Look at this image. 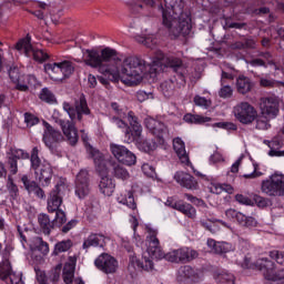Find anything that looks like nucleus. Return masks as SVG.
Listing matches in <instances>:
<instances>
[{
    "label": "nucleus",
    "mask_w": 284,
    "mask_h": 284,
    "mask_svg": "<svg viewBox=\"0 0 284 284\" xmlns=\"http://www.w3.org/2000/svg\"><path fill=\"white\" fill-rule=\"evenodd\" d=\"M183 8H185L183 1L172 4L174 16L162 8V23L174 39L181 36L187 37L192 32V18L190 13L183 11Z\"/></svg>",
    "instance_id": "nucleus-1"
},
{
    "label": "nucleus",
    "mask_w": 284,
    "mask_h": 284,
    "mask_svg": "<svg viewBox=\"0 0 284 284\" xmlns=\"http://www.w3.org/2000/svg\"><path fill=\"white\" fill-rule=\"evenodd\" d=\"M148 254L159 261H161V258H165V261H169L170 263H190L194 261V258H199V252L187 247L174 250L165 254L163 250H161V243L154 233L148 237Z\"/></svg>",
    "instance_id": "nucleus-2"
},
{
    "label": "nucleus",
    "mask_w": 284,
    "mask_h": 284,
    "mask_svg": "<svg viewBox=\"0 0 284 284\" xmlns=\"http://www.w3.org/2000/svg\"><path fill=\"white\" fill-rule=\"evenodd\" d=\"M84 63L90 68H98L101 74H105L111 80H116L114 69L109 65L116 63V50L105 48L101 52L97 50L87 49L84 52Z\"/></svg>",
    "instance_id": "nucleus-3"
},
{
    "label": "nucleus",
    "mask_w": 284,
    "mask_h": 284,
    "mask_svg": "<svg viewBox=\"0 0 284 284\" xmlns=\"http://www.w3.org/2000/svg\"><path fill=\"white\" fill-rule=\"evenodd\" d=\"M145 73L150 79H156L165 68H172L175 72L178 79H180L183 83H185V74H187V69L183 65V60L176 57H165V53L159 51L155 60L152 64H148Z\"/></svg>",
    "instance_id": "nucleus-4"
},
{
    "label": "nucleus",
    "mask_w": 284,
    "mask_h": 284,
    "mask_svg": "<svg viewBox=\"0 0 284 284\" xmlns=\"http://www.w3.org/2000/svg\"><path fill=\"white\" fill-rule=\"evenodd\" d=\"M146 70L148 63L143 58L130 55L123 60L120 79L125 85H139L143 81Z\"/></svg>",
    "instance_id": "nucleus-5"
},
{
    "label": "nucleus",
    "mask_w": 284,
    "mask_h": 284,
    "mask_svg": "<svg viewBox=\"0 0 284 284\" xmlns=\"http://www.w3.org/2000/svg\"><path fill=\"white\" fill-rule=\"evenodd\" d=\"M44 71L54 81H63L70 79L74 74V63L64 60L62 62H53L44 64Z\"/></svg>",
    "instance_id": "nucleus-6"
},
{
    "label": "nucleus",
    "mask_w": 284,
    "mask_h": 284,
    "mask_svg": "<svg viewBox=\"0 0 284 284\" xmlns=\"http://www.w3.org/2000/svg\"><path fill=\"white\" fill-rule=\"evenodd\" d=\"M63 110L69 114L71 121H83L84 116H91L92 111H90V106H88V100L85 99V94H81L79 100L74 101V105L69 102L63 103Z\"/></svg>",
    "instance_id": "nucleus-7"
},
{
    "label": "nucleus",
    "mask_w": 284,
    "mask_h": 284,
    "mask_svg": "<svg viewBox=\"0 0 284 284\" xmlns=\"http://www.w3.org/2000/svg\"><path fill=\"white\" fill-rule=\"evenodd\" d=\"M42 125L44 128L42 134V143H44L45 148L50 150V152H57L60 143L65 141L63 133L59 129H54L48 121L42 120Z\"/></svg>",
    "instance_id": "nucleus-8"
},
{
    "label": "nucleus",
    "mask_w": 284,
    "mask_h": 284,
    "mask_svg": "<svg viewBox=\"0 0 284 284\" xmlns=\"http://www.w3.org/2000/svg\"><path fill=\"white\" fill-rule=\"evenodd\" d=\"M31 41L32 37H30V34H27L26 38H22L17 42L16 50H18L19 52L23 50L26 57H33L34 61H39L40 63H43V61H48L50 59V55L43 50H34Z\"/></svg>",
    "instance_id": "nucleus-9"
},
{
    "label": "nucleus",
    "mask_w": 284,
    "mask_h": 284,
    "mask_svg": "<svg viewBox=\"0 0 284 284\" xmlns=\"http://www.w3.org/2000/svg\"><path fill=\"white\" fill-rule=\"evenodd\" d=\"M262 192L268 196H284V175L274 173L270 180L262 181Z\"/></svg>",
    "instance_id": "nucleus-10"
},
{
    "label": "nucleus",
    "mask_w": 284,
    "mask_h": 284,
    "mask_svg": "<svg viewBox=\"0 0 284 284\" xmlns=\"http://www.w3.org/2000/svg\"><path fill=\"white\" fill-rule=\"evenodd\" d=\"M235 119L243 125H250L256 121L258 113L256 109L250 104V102H241L233 108Z\"/></svg>",
    "instance_id": "nucleus-11"
},
{
    "label": "nucleus",
    "mask_w": 284,
    "mask_h": 284,
    "mask_svg": "<svg viewBox=\"0 0 284 284\" xmlns=\"http://www.w3.org/2000/svg\"><path fill=\"white\" fill-rule=\"evenodd\" d=\"M51 119L54 121V123L60 125L69 145L74 148V145L79 143V131L77 130L74 122L70 120L65 121L57 115H52Z\"/></svg>",
    "instance_id": "nucleus-12"
},
{
    "label": "nucleus",
    "mask_w": 284,
    "mask_h": 284,
    "mask_svg": "<svg viewBox=\"0 0 284 284\" xmlns=\"http://www.w3.org/2000/svg\"><path fill=\"white\" fill-rule=\"evenodd\" d=\"M111 153L113 154L114 159L122 165H136V155L130 151L128 148L121 144H111L110 145Z\"/></svg>",
    "instance_id": "nucleus-13"
},
{
    "label": "nucleus",
    "mask_w": 284,
    "mask_h": 284,
    "mask_svg": "<svg viewBox=\"0 0 284 284\" xmlns=\"http://www.w3.org/2000/svg\"><path fill=\"white\" fill-rule=\"evenodd\" d=\"M144 125L153 136H156L160 145L165 143V136L169 134L168 125H165V123L154 118H146L144 120Z\"/></svg>",
    "instance_id": "nucleus-14"
},
{
    "label": "nucleus",
    "mask_w": 284,
    "mask_h": 284,
    "mask_svg": "<svg viewBox=\"0 0 284 284\" xmlns=\"http://www.w3.org/2000/svg\"><path fill=\"white\" fill-rule=\"evenodd\" d=\"M75 195L78 199L83 201L87 196H90L91 187H90V172L88 170L82 169L77 174L75 178Z\"/></svg>",
    "instance_id": "nucleus-15"
},
{
    "label": "nucleus",
    "mask_w": 284,
    "mask_h": 284,
    "mask_svg": "<svg viewBox=\"0 0 284 284\" xmlns=\"http://www.w3.org/2000/svg\"><path fill=\"white\" fill-rule=\"evenodd\" d=\"M128 121L131 128L128 126L124 133L126 143H134V141L141 139V134L143 133V126H141V123H139V118H136V115H134V112L132 111L128 113Z\"/></svg>",
    "instance_id": "nucleus-16"
},
{
    "label": "nucleus",
    "mask_w": 284,
    "mask_h": 284,
    "mask_svg": "<svg viewBox=\"0 0 284 284\" xmlns=\"http://www.w3.org/2000/svg\"><path fill=\"white\" fill-rule=\"evenodd\" d=\"M94 265L100 272L104 274H114L119 268V262L112 255L108 253H102L94 261Z\"/></svg>",
    "instance_id": "nucleus-17"
},
{
    "label": "nucleus",
    "mask_w": 284,
    "mask_h": 284,
    "mask_svg": "<svg viewBox=\"0 0 284 284\" xmlns=\"http://www.w3.org/2000/svg\"><path fill=\"white\" fill-rule=\"evenodd\" d=\"M63 190H65V184L59 183L50 192L47 206L50 214H54L57 210H61V205L63 204Z\"/></svg>",
    "instance_id": "nucleus-18"
},
{
    "label": "nucleus",
    "mask_w": 284,
    "mask_h": 284,
    "mask_svg": "<svg viewBox=\"0 0 284 284\" xmlns=\"http://www.w3.org/2000/svg\"><path fill=\"white\" fill-rule=\"evenodd\" d=\"M61 264H58L48 273H45V271L36 270V278L39 284H59V281H61Z\"/></svg>",
    "instance_id": "nucleus-19"
},
{
    "label": "nucleus",
    "mask_w": 284,
    "mask_h": 284,
    "mask_svg": "<svg viewBox=\"0 0 284 284\" xmlns=\"http://www.w3.org/2000/svg\"><path fill=\"white\" fill-rule=\"evenodd\" d=\"M255 270H258L267 281H274V272L276 271V263L267 257L258 258L254 263Z\"/></svg>",
    "instance_id": "nucleus-20"
},
{
    "label": "nucleus",
    "mask_w": 284,
    "mask_h": 284,
    "mask_svg": "<svg viewBox=\"0 0 284 284\" xmlns=\"http://www.w3.org/2000/svg\"><path fill=\"white\" fill-rule=\"evenodd\" d=\"M227 219H232V221H236L242 227H256L257 222L256 219L252 216H247L234 209H229L225 212Z\"/></svg>",
    "instance_id": "nucleus-21"
},
{
    "label": "nucleus",
    "mask_w": 284,
    "mask_h": 284,
    "mask_svg": "<svg viewBox=\"0 0 284 284\" xmlns=\"http://www.w3.org/2000/svg\"><path fill=\"white\" fill-rule=\"evenodd\" d=\"M260 109L262 115L276 119L278 116V100L276 98H264L261 100Z\"/></svg>",
    "instance_id": "nucleus-22"
},
{
    "label": "nucleus",
    "mask_w": 284,
    "mask_h": 284,
    "mask_svg": "<svg viewBox=\"0 0 284 284\" xmlns=\"http://www.w3.org/2000/svg\"><path fill=\"white\" fill-rule=\"evenodd\" d=\"M174 180L176 183H179L182 187H186V190H199V182L196 179L190 174L185 173L183 171H178L174 174Z\"/></svg>",
    "instance_id": "nucleus-23"
},
{
    "label": "nucleus",
    "mask_w": 284,
    "mask_h": 284,
    "mask_svg": "<svg viewBox=\"0 0 284 284\" xmlns=\"http://www.w3.org/2000/svg\"><path fill=\"white\" fill-rule=\"evenodd\" d=\"M21 181L27 190L28 194H34L38 199H45V191L39 186V183L30 180L28 175H22Z\"/></svg>",
    "instance_id": "nucleus-24"
},
{
    "label": "nucleus",
    "mask_w": 284,
    "mask_h": 284,
    "mask_svg": "<svg viewBox=\"0 0 284 284\" xmlns=\"http://www.w3.org/2000/svg\"><path fill=\"white\" fill-rule=\"evenodd\" d=\"M99 174L101 176L100 183H99L100 192L104 194V196H112V194H114V189L116 187L114 180L108 176V171H106V174H103V172Z\"/></svg>",
    "instance_id": "nucleus-25"
},
{
    "label": "nucleus",
    "mask_w": 284,
    "mask_h": 284,
    "mask_svg": "<svg viewBox=\"0 0 284 284\" xmlns=\"http://www.w3.org/2000/svg\"><path fill=\"white\" fill-rule=\"evenodd\" d=\"M105 245V235L101 233H91L83 242V250H90V247H103Z\"/></svg>",
    "instance_id": "nucleus-26"
},
{
    "label": "nucleus",
    "mask_w": 284,
    "mask_h": 284,
    "mask_svg": "<svg viewBox=\"0 0 284 284\" xmlns=\"http://www.w3.org/2000/svg\"><path fill=\"white\" fill-rule=\"evenodd\" d=\"M88 152H89L90 159L93 160V163L97 168V172L99 173L102 172V174H108V169L103 164V161H105V159L103 158V153L92 146L89 148Z\"/></svg>",
    "instance_id": "nucleus-27"
},
{
    "label": "nucleus",
    "mask_w": 284,
    "mask_h": 284,
    "mask_svg": "<svg viewBox=\"0 0 284 284\" xmlns=\"http://www.w3.org/2000/svg\"><path fill=\"white\" fill-rule=\"evenodd\" d=\"M38 223L42 234L45 236H50V234H52V230L57 227L54 220H50V215L45 213H40L38 215Z\"/></svg>",
    "instance_id": "nucleus-28"
},
{
    "label": "nucleus",
    "mask_w": 284,
    "mask_h": 284,
    "mask_svg": "<svg viewBox=\"0 0 284 284\" xmlns=\"http://www.w3.org/2000/svg\"><path fill=\"white\" fill-rule=\"evenodd\" d=\"M110 172L114 179H119L120 181H128V179H130L128 169L116 161L110 162Z\"/></svg>",
    "instance_id": "nucleus-29"
},
{
    "label": "nucleus",
    "mask_w": 284,
    "mask_h": 284,
    "mask_svg": "<svg viewBox=\"0 0 284 284\" xmlns=\"http://www.w3.org/2000/svg\"><path fill=\"white\" fill-rule=\"evenodd\" d=\"M53 175L54 172L52 171V165H50V163H44L41 165V169H39V174L37 176L42 187H48L52 181Z\"/></svg>",
    "instance_id": "nucleus-30"
},
{
    "label": "nucleus",
    "mask_w": 284,
    "mask_h": 284,
    "mask_svg": "<svg viewBox=\"0 0 284 284\" xmlns=\"http://www.w3.org/2000/svg\"><path fill=\"white\" fill-rule=\"evenodd\" d=\"M235 88L239 94H250L254 88V82L252 79L245 75H239L235 82Z\"/></svg>",
    "instance_id": "nucleus-31"
},
{
    "label": "nucleus",
    "mask_w": 284,
    "mask_h": 284,
    "mask_svg": "<svg viewBox=\"0 0 284 284\" xmlns=\"http://www.w3.org/2000/svg\"><path fill=\"white\" fill-rule=\"evenodd\" d=\"M173 150L181 163H190V156H187V151H185V142L181 138L173 139Z\"/></svg>",
    "instance_id": "nucleus-32"
},
{
    "label": "nucleus",
    "mask_w": 284,
    "mask_h": 284,
    "mask_svg": "<svg viewBox=\"0 0 284 284\" xmlns=\"http://www.w3.org/2000/svg\"><path fill=\"white\" fill-rule=\"evenodd\" d=\"M213 278L216 284H234L235 277L234 274L227 271H215L213 274Z\"/></svg>",
    "instance_id": "nucleus-33"
},
{
    "label": "nucleus",
    "mask_w": 284,
    "mask_h": 284,
    "mask_svg": "<svg viewBox=\"0 0 284 284\" xmlns=\"http://www.w3.org/2000/svg\"><path fill=\"white\" fill-rule=\"evenodd\" d=\"M135 142L139 150L145 152L146 154H152V152H154V150H156L158 148L156 142L154 140H143L140 138L135 140Z\"/></svg>",
    "instance_id": "nucleus-34"
},
{
    "label": "nucleus",
    "mask_w": 284,
    "mask_h": 284,
    "mask_svg": "<svg viewBox=\"0 0 284 284\" xmlns=\"http://www.w3.org/2000/svg\"><path fill=\"white\" fill-rule=\"evenodd\" d=\"M31 170L34 171L36 176H39V170L41 169V158H39V148H33L31 151Z\"/></svg>",
    "instance_id": "nucleus-35"
},
{
    "label": "nucleus",
    "mask_w": 284,
    "mask_h": 284,
    "mask_svg": "<svg viewBox=\"0 0 284 284\" xmlns=\"http://www.w3.org/2000/svg\"><path fill=\"white\" fill-rule=\"evenodd\" d=\"M110 70H114L116 78L115 80L110 79V77L105 75V73H102L103 75L98 77V81H100L102 83V85H110V81H112L113 83H119V80L121 79V73L119 71V69L116 68V64H109L108 67Z\"/></svg>",
    "instance_id": "nucleus-36"
},
{
    "label": "nucleus",
    "mask_w": 284,
    "mask_h": 284,
    "mask_svg": "<svg viewBox=\"0 0 284 284\" xmlns=\"http://www.w3.org/2000/svg\"><path fill=\"white\" fill-rule=\"evenodd\" d=\"M183 121H185V123L203 124V123H210V121H212V118L203 116V115H194L192 113H186L183 116Z\"/></svg>",
    "instance_id": "nucleus-37"
},
{
    "label": "nucleus",
    "mask_w": 284,
    "mask_h": 284,
    "mask_svg": "<svg viewBox=\"0 0 284 284\" xmlns=\"http://www.w3.org/2000/svg\"><path fill=\"white\" fill-rule=\"evenodd\" d=\"M196 277V271L190 265H185L180 267L179 270V276L178 281L180 283H183V278H195Z\"/></svg>",
    "instance_id": "nucleus-38"
},
{
    "label": "nucleus",
    "mask_w": 284,
    "mask_h": 284,
    "mask_svg": "<svg viewBox=\"0 0 284 284\" xmlns=\"http://www.w3.org/2000/svg\"><path fill=\"white\" fill-rule=\"evenodd\" d=\"M212 223H221V225L227 226V224L222 220H200L201 227H204V230L211 232V234H216V226H214Z\"/></svg>",
    "instance_id": "nucleus-39"
},
{
    "label": "nucleus",
    "mask_w": 284,
    "mask_h": 284,
    "mask_svg": "<svg viewBox=\"0 0 284 284\" xmlns=\"http://www.w3.org/2000/svg\"><path fill=\"white\" fill-rule=\"evenodd\" d=\"M160 92L166 98L174 95V82L172 80H166L160 84Z\"/></svg>",
    "instance_id": "nucleus-40"
},
{
    "label": "nucleus",
    "mask_w": 284,
    "mask_h": 284,
    "mask_svg": "<svg viewBox=\"0 0 284 284\" xmlns=\"http://www.w3.org/2000/svg\"><path fill=\"white\" fill-rule=\"evenodd\" d=\"M72 247V240H64L61 242H58L54 246L53 254L54 256H59V254L63 252H68Z\"/></svg>",
    "instance_id": "nucleus-41"
},
{
    "label": "nucleus",
    "mask_w": 284,
    "mask_h": 284,
    "mask_svg": "<svg viewBox=\"0 0 284 284\" xmlns=\"http://www.w3.org/2000/svg\"><path fill=\"white\" fill-rule=\"evenodd\" d=\"M39 99L44 101V103H57V97H54V93H52V91H50L48 88H43L41 90Z\"/></svg>",
    "instance_id": "nucleus-42"
},
{
    "label": "nucleus",
    "mask_w": 284,
    "mask_h": 284,
    "mask_svg": "<svg viewBox=\"0 0 284 284\" xmlns=\"http://www.w3.org/2000/svg\"><path fill=\"white\" fill-rule=\"evenodd\" d=\"M179 212H181L189 219L196 217V209H194V206H192V204H190V203L182 202Z\"/></svg>",
    "instance_id": "nucleus-43"
},
{
    "label": "nucleus",
    "mask_w": 284,
    "mask_h": 284,
    "mask_svg": "<svg viewBox=\"0 0 284 284\" xmlns=\"http://www.w3.org/2000/svg\"><path fill=\"white\" fill-rule=\"evenodd\" d=\"M55 217L53 219V223L55 227H62L68 223V216L65 215V212L62 209H58L54 211Z\"/></svg>",
    "instance_id": "nucleus-44"
},
{
    "label": "nucleus",
    "mask_w": 284,
    "mask_h": 284,
    "mask_svg": "<svg viewBox=\"0 0 284 284\" xmlns=\"http://www.w3.org/2000/svg\"><path fill=\"white\" fill-rule=\"evenodd\" d=\"M33 243L38 252H41V254H48V252H50V245L48 244V242L43 241V237H34Z\"/></svg>",
    "instance_id": "nucleus-45"
},
{
    "label": "nucleus",
    "mask_w": 284,
    "mask_h": 284,
    "mask_svg": "<svg viewBox=\"0 0 284 284\" xmlns=\"http://www.w3.org/2000/svg\"><path fill=\"white\" fill-rule=\"evenodd\" d=\"M122 205H126L130 210H136V201L134 200V192L129 191L126 196L120 201Z\"/></svg>",
    "instance_id": "nucleus-46"
},
{
    "label": "nucleus",
    "mask_w": 284,
    "mask_h": 284,
    "mask_svg": "<svg viewBox=\"0 0 284 284\" xmlns=\"http://www.w3.org/2000/svg\"><path fill=\"white\" fill-rule=\"evenodd\" d=\"M7 187L12 199H17V196H19V186L16 185L14 180L12 179V175L8 176Z\"/></svg>",
    "instance_id": "nucleus-47"
},
{
    "label": "nucleus",
    "mask_w": 284,
    "mask_h": 284,
    "mask_svg": "<svg viewBox=\"0 0 284 284\" xmlns=\"http://www.w3.org/2000/svg\"><path fill=\"white\" fill-rule=\"evenodd\" d=\"M272 125L270 124V118L267 115H261L256 120V130H270Z\"/></svg>",
    "instance_id": "nucleus-48"
},
{
    "label": "nucleus",
    "mask_w": 284,
    "mask_h": 284,
    "mask_svg": "<svg viewBox=\"0 0 284 284\" xmlns=\"http://www.w3.org/2000/svg\"><path fill=\"white\" fill-rule=\"evenodd\" d=\"M253 205H257L258 207H261L262 210L265 207H268L270 205V199L263 197L261 195L254 194L253 195Z\"/></svg>",
    "instance_id": "nucleus-49"
},
{
    "label": "nucleus",
    "mask_w": 284,
    "mask_h": 284,
    "mask_svg": "<svg viewBox=\"0 0 284 284\" xmlns=\"http://www.w3.org/2000/svg\"><path fill=\"white\" fill-rule=\"evenodd\" d=\"M213 128H220L229 132H236L239 130V126L233 122H216L213 124Z\"/></svg>",
    "instance_id": "nucleus-50"
},
{
    "label": "nucleus",
    "mask_w": 284,
    "mask_h": 284,
    "mask_svg": "<svg viewBox=\"0 0 284 284\" xmlns=\"http://www.w3.org/2000/svg\"><path fill=\"white\" fill-rule=\"evenodd\" d=\"M135 265L136 267H139L140 270H144L145 272H150V270L154 268V263L149 257H144L143 262L136 260Z\"/></svg>",
    "instance_id": "nucleus-51"
},
{
    "label": "nucleus",
    "mask_w": 284,
    "mask_h": 284,
    "mask_svg": "<svg viewBox=\"0 0 284 284\" xmlns=\"http://www.w3.org/2000/svg\"><path fill=\"white\" fill-rule=\"evenodd\" d=\"M270 258L276 262L278 265H284V252L278 250H273L268 252Z\"/></svg>",
    "instance_id": "nucleus-52"
},
{
    "label": "nucleus",
    "mask_w": 284,
    "mask_h": 284,
    "mask_svg": "<svg viewBox=\"0 0 284 284\" xmlns=\"http://www.w3.org/2000/svg\"><path fill=\"white\" fill-rule=\"evenodd\" d=\"M257 57H261L262 59H264L266 67L274 65L275 70H278V65H276V61H274L270 51H265V52L261 51L257 53Z\"/></svg>",
    "instance_id": "nucleus-53"
},
{
    "label": "nucleus",
    "mask_w": 284,
    "mask_h": 284,
    "mask_svg": "<svg viewBox=\"0 0 284 284\" xmlns=\"http://www.w3.org/2000/svg\"><path fill=\"white\" fill-rule=\"evenodd\" d=\"M77 267V257H69V262L64 264L62 273L64 274H73L74 275V270Z\"/></svg>",
    "instance_id": "nucleus-54"
},
{
    "label": "nucleus",
    "mask_w": 284,
    "mask_h": 284,
    "mask_svg": "<svg viewBox=\"0 0 284 284\" xmlns=\"http://www.w3.org/2000/svg\"><path fill=\"white\" fill-rule=\"evenodd\" d=\"M24 123L28 128H32L34 125H39L40 120L39 116L32 114V113H24Z\"/></svg>",
    "instance_id": "nucleus-55"
},
{
    "label": "nucleus",
    "mask_w": 284,
    "mask_h": 284,
    "mask_svg": "<svg viewBox=\"0 0 284 284\" xmlns=\"http://www.w3.org/2000/svg\"><path fill=\"white\" fill-rule=\"evenodd\" d=\"M7 165L10 174H17V172H19V161L14 160V158L9 155Z\"/></svg>",
    "instance_id": "nucleus-56"
},
{
    "label": "nucleus",
    "mask_w": 284,
    "mask_h": 284,
    "mask_svg": "<svg viewBox=\"0 0 284 284\" xmlns=\"http://www.w3.org/2000/svg\"><path fill=\"white\" fill-rule=\"evenodd\" d=\"M8 75L9 79L12 81V83H19V79H20V72H19V67H10L8 69Z\"/></svg>",
    "instance_id": "nucleus-57"
},
{
    "label": "nucleus",
    "mask_w": 284,
    "mask_h": 284,
    "mask_svg": "<svg viewBox=\"0 0 284 284\" xmlns=\"http://www.w3.org/2000/svg\"><path fill=\"white\" fill-rule=\"evenodd\" d=\"M9 156H11V159H14L16 161H19L21 159H30V153L21 149H17L13 150Z\"/></svg>",
    "instance_id": "nucleus-58"
},
{
    "label": "nucleus",
    "mask_w": 284,
    "mask_h": 284,
    "mask_svg": "<svg viewBox=\"0 0 284 284\" xmlns=\"http://www.w3.org/2000/svg\"><path fill=\"white\" fill-rule=\"evenodd\" d=\"M234 90H232V87L227 84H223L222 88L219 91V97L221 99H230L233 94Z\"/></svg>",
    "instance_id": "nucleus-59"
},
{
    "label": "nucleus",
    "mask_w": 284,
    "mask_h": 284,
    "mask_svg": "<svg viewBox=\"0 0 284 284\" xmlns=\"http://www.w3.org/2000/svg\"><path fill=\"white\" fill-rule=\"evenodd\" d=\"M136 99L140 103H143V101H148L149 99H154V93L140 90L136 92Z\"/></svg>",
    "instance_id": "nucleus-60"
},
{
    "label": "nucleus",
    "mask_w": 284,
    "mask_h": 284,
    "mask_svg": "<svg viewBox=\"0 0 284 284\" xmlns=\"http://www.w3.org/2000/svg\"><path fill=\"white\" fill-rule=\"evenodd\" d=\"M232 244L227 242H219L216 254H227V252H232Z\"/></svg>",
    "instance_id": "nucleus-61"
},
{
    "label": "nucleus",
    "mask_w": 284,
    "mask_h": 284,
    "mask_svg": "<svg viewBox=\"0 0 284 284\" xmlns=\"http://www.w3.org/2000/svg\"><path fill=\"white\" fill-rule=\"evenodd\" d=\"M193 102L195 103V105H199L200 108H205V109L210 108L211 105V102L201 95H195L193 99Z\"/></svg>",
    "instance_id": "nucleus-62"
},
{
    "label": "nucleus",
    "mask_w": 284,
    "mask_h": 284,
    "mask_svg": "<svg viewBox=\"0 0 284 284\" xmlns=\"http://www.w3.org/2000/svg\"><path fill=\"white\" fill-rule=\"evenodd\" d=\"M235 201H237V203H240V205H254V201H252V199L243 195V194H236L235 195Z\"/></svg>",
    "instance_id": "nucleus-63"
},
{
    "label": "nucleus",
    "mask_w": 284,
    "mask_h": 284,
    "mask_svg": "<svg viewBox=\"0 0 284 284\" xmlns=\"http://www.w3.org/2000/svg\"><path fill=\"white\" fill-rule=\"evenodd\" d=\"M247 63L252 65V68H267V62L261 58L251 59Z\"/></svg>",
    "instance_id": "nucleus-64"
}]
</instances>
